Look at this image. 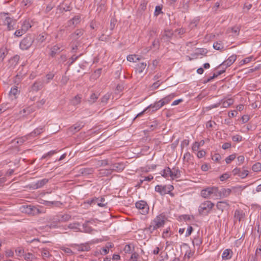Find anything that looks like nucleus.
Returning <instances> with one entry per match:
<instances>
[{
	"instance_id": "f257e3e1",
	"label": "nucleus",
	"mask_w": 261,
	"mask_h": 261,
	"mask_svg": "<svg viewBox=\"0 0 261 261\" xmlns=\"http://www.w3.org/2000/svg\"><path fill=\"white\" fill-rule=\"evenodd\" d=\"M166 218L165 216L162 214L157 216L150 223V225L147 228V229L150 232H152L154 230L163 227L165 223Z\"/></svg>"
},
{
	"instance_id": "f03ea898",
	"label": "nucleus",
	"mask_w": 261,
	"mask_h": 261,
	"mask_svg": "<svg viewBox=\"0 0 261 261\" xmlns=\"http://www.w3.org/2000/svg\"><path fill=\"white\" fill-rule=\"evenodd\" d=\"M25 212L28 214L36 215L41 213H44L45 212V208L40 206H34L32 205H27L24 207Z\"/></svg>"
},
{
	"instance_id": "7ed1b4c3",
	"label": "nucleus",
	"mask_w": 261,
	"mask_h": 261,
	"mask_svg": "<svg viewBox=\"0 0 261 261\" xmlns=\"http://www.w3.org/2000/svg\"><path fill=\"white\" fill-rule=\"evenodd\" d=\"M214 204L210 201H205L201 203L199 206V212L200 214H206L212 209Z\"/></svg>"
},
{
	"instance_id": "20e7f679",
	"label": "nucleus",
	"mask_w": 261,
	"mask_h": 261,
	"mask_svg": "<svg viewBox=\"0 0 261 261\" xmlns=\"http://www.w3.org/2000/svg\"><path fill=\"white\" fill-rule=\"evenodd\" d=\"M34 42V38L30 35H27L20 43V48L22 50H27Z\"/></svg>"
},
{
	"instance_id": "39448f33",
	"label": "nucleus",
	"mask_w": 261,
	"mask_h": 261,
	"mask_svg": "<svg viewBox=\"0 0 261 261\" xmlns=\"http://www.w3.org/2000/svg\"><path fill=\"white\" fill-rule=\"evenodd\" d=\"M136 207L139 210V213L142 215H145L148 213L149 206L145 201L141 200L137 202Z\"/></svg>"
},
{
	"instance_id": "423d86ee",
	"label": "nucleus",
	"mask_w": 261,
	"mask_h": 261,
	"mask_svg": "<svg viewBox=\"0 0 261 261\" xmlns=\"http://www.w3.org/2000/svg\"><path fill=\"white\" fill-rule=\"evenodd\" d=\"M236 59H237V55H233L230 56L227 60L224 61L222 63H221L218 66V67H222V68H223L224 67H225L224 69L225 70V69L227 67L231 66L234 62V61L236 60Z\"/></svg>"
},
{
	"instance_id": "0eeeda50",
	"label": "nucleus",
	"mask_w": 261,
	"mask_h": 261,
	"mask_svg": "<svg viewBox=\"0 0 261 261\" xmlns=\"http://www.w3.org/2000/svg\"><path fill=\"white\" fill-rule=\"evenodd\" d=\"M4 23L5 25L7 26L8 30L11 31L14 29V25L15 24V21L12 18L9 16H6L5 18Z\"/></svg>"
},
{
	"instance_id": "6e6552de",
	"label": "nucleus",
	"mask_w": 261,
	"mask_h": 261,
	"mask_svg": "<svg viewBox=\"0 0 261 261\" xmlns=\"http://www.w3.org/2000/svg\"><path fill=\"white\" fill-rule=\"evenodd\" d=\"M63 50V49L62 48L61 45L56 44L50 48V53L49 55L51 57L54 58L61 53Z\"/></svg>"
},
{
	"instance_id": "1a4fd4ad",
	"label": "nucleus",
	"mask_w": 261,
	"mask_h": 261,
	"mask_svg": "<svg viewBox=\"0 0 261 261\" xmlns=\"http://www.w3.org/2000/svg\"><path fill=\"white\" fill-rule=\"evenodd\" d=\"M84 34V30L82 29H77L74 33L70 35V38L72 41L76 42L77 40Z\"/></svg>"
},
{
	"instance_id": "9d476101",
	"label": "nucleus",
	"mask_w": 261,
	"mask_h": 261,
	"mask_svg": "<svg viewBox=\"0 0 261 261\" xmlns=\"http://www.w3.org/2000/svg\"><path fill=\"white\" fill-rule=\"evenodd\" d=\"M71 219V216L69 214L58 215L54 218L55 221L59 222H65Z\"/></svg>"
},
{
	"instance_id": "9b49d317",
	"label": "nucleus",
	"mask_w": 261,
	"mask_h": 261,
	"mask_svg": "<svg viewBox=\"0 0 261 261\" xmlns=\"http://www.w3.org/2000/svg\"><path fill=\"white\" fill-rule=\"evenodd\" d=\"M44 86L43 80H39L36 81L31 87L32 91H38Z\"/></svg>"
},
{
	"instance_id": "f8f14e48",
	"label": "nucleus",
	"mask_w": 261,
	"mask_h": 261,
	"mask_svg": "<svg viewBox=\"0 0 261 261\" xmlns=\"http://www.w3.org/2000/svg\"><path fill=\"white\" fill-rule=\"evenodd\" d=\"M212 187H208L201 191V195L204 198H210L212 197Z\"/></svg>"
},
{
	"instance_id": "ddd939ff",
	"label": "nucleus",
	"mask_w": 261,
	"mask_h": 261,
	"mask_svg": "<svg viewBox=\"0 0 261 261\" xmlns=\"http://www.w3.org/2000/svg\"><path fill=\"white\" fill-rule=\"evenodd\" d=\"M124 169V165L123 163H117L113 164L111 166V169L112 170L117 171V172H121Z\"/></svg>"
},
{
	"instance_id": "4468645a",
	"label": "nucleus",
	"mask_w": 261,
	"mask_h": 261,
	"mask_svg": "<svg viewBox=\"0 0 261 261\" xmlns=\"http://www.w3.org/2000/svg\"><path fill=\"white\" fill-rule=\"evenodd\" d=\"M80 173L83 176H88L92 174L94 172V169L92 168H84L80 170Z\"/></svg>"
},
{
	"instance_id": "2eb2a0df",
	"label": "nucleus",
	"mask_w": 261,
	"mask_h": 261,
	"mask_svg": "<svg viewBox=\"0 0 261 261\" xmlns=\"http://www.w3.org/2000/svg\"><path fill=\"white\" fill-rule=\"evenodd\" d=\"M245 216V213L242 210H236L234 212V218L239 222L244 218Z\"/></svg>"
},
{
	"instance_id": "dca6fc26",
	"label": "nucleus",
	"mask_w": 261,
	"mask_h": 261,
	"mask_svg": "<svg viewBox=\"0 0 261 261\" xmlns=\"http://www.w3.org/2000/svg\"><path fill=\"white\" fill-rule=\"evenodd\" d=\"M44 126H39L29 134L30 138H34L43 132Z\"/></svg>"
},
{
	"instance_id": "f3484780",
	"label": "nucleus",
	"mask_w": 261,
	"mask_h": 261,
	"mask_svg": "<svg viewBox=\"0 0 261 261\" xmlns=\"http://www.w3.org/2000/svg\"><path fill=\"white\" fill-rule=\"evenodd\" d=\"M161 102L160 100L158 101L155 102L153 104L150 105L149 106L147 107L148 109H152V112H155L157 111L158 110L160 109L161 108L163 107V105H161Z\"/></svg>"
},
{
	"instance_id": "a211bd4d",
	"label": "nucleus",
	"mask_w": 261,
	"mask_h": 261,
	"mask_svg": "<svg viewBox=\"0 0 261 261\" xmlns=\"http://www.w3.org/2000/svg\"><path fill=\"white\" fill-rule=\"evenodd\" d=\"M83 126L84 124H83V122H80L71 126L69 129L71 132L75 133V132L80 130Z\"/></svg>"
},
{
	"instance_id": "6ab92c4d",
	"label": "nucleus",
	"mask_w": 261,
	"mask_h": 261,
	"mask_svg": "<svg viewBox=\"0 0 261 261\" xmlns=\"http://www.w3.org/2000/svg\"><path fill=\"white\" fill-rule=\"evenodd\" d=\"M48 181V179L44 178L41 180L37 181L35 184L33 185V188L34 189H37L42 188Z\"/></svg>"
},
{
	"instance_id": "aec40b11",
	"label": "nucleus",
	"mask_w": 261,
	"mask_h": 261,
	"mask_svg": "<svg viewBox=\"0 0 261 261\" xmlns=\"http://www.w3.org/2000/svg\"><path fill=\"white\" fill-rule=\"evenodd\" d=\"M229 206V204L227 201H221L217 202L216 204L217 208L223 212L224 209L226 208Z\"/></svg>"
},
{
	"instance_id": "412c9836",
	"label": "nucleus",
	"mask_w": 261,
	"mask_h": 261,
	"mask_svg": "<svg viewBox=\"0 0 261 261\" xmlns=\"http://www.w3.org/2000/svg\"><path fill=\"white\" fill-rule=\"evenodd\" d=\"M234 100L232 98H230L227 99H223L220 101L221 105L223 108H228L233 103Z\"/></svg>"
},
{
	"instance_id": "4be33fe9",
	"label": "nucleus",
	"mask_w": 261,
	"mask_h": 261,
	"mask_svg": "<svg viewBox=\"0 0 261 261\" xmlns=\"http://www.w3.org/2000/svg\"><path fill=\"white\" fill-rule=\"evenodd\" d=\"M212 197L215 199H221V195L220 193V190L218 187H212Z\"/></svg>"
},
{
	"instance_id": "5701e85b",
	"label": "nucleus",
	"mask_w": 261,
	"mask_h": 261,
	"mask_svg": "<svg viewBox=\"0 0 261 261\" xmlns=\"http://www.w3.org/2000/svg\"><path fill=\"white\" fill-rule=\"evenodd\" d=\"M233 252L230 249H227L224 250L222 255V258L223 259H229L231 258Z\"/></svg>"
},
{
	"instance_id": "b1692460",
	"label": "nucleus",
	"mask_w": 261,
	"mask_h": 261,
	"mask_svg": "<svg viewBox=\"0 0 261 261\" xmlns=\"http://www.w3.org/2000/svg\"><path fill=\"white\" fill-rule=\"evenodd\" d=\"M155 191L159 193L161 195H165L167 193V186L157 185L155 187Z\"/></svg>"
},
{
	"instance_id": "393cba45",
	"label": "nucleus",
	"mask_w": 261,
	"mask_h": 261,
	"mask_svg": "<svg viewBox=\"0 0 261 261\" xmlns=\"http://www.w3.org/2000/svg\"><path fill=\"white\" fill-rule=\"evenodd\" d=\"M173 35V33L170 30H166L163 35L162 40L166 42H170V39Z\"/></svg>"
},
{
	"instance_id": "a878e982",
	"label": "nucleus",
	"mask_w": 261,
	"mask_h": 261,
	"mask_svg": "<svg viewBox=\"0 0 261 261\" xmlns=\"http://www.w3.org/2000/svg\"><path fill=\"white\" fill-rule=\"evenodd\" d=\"M147 63L146 62L139 63L136 65V69L139 73H142L146 68Z\"/></svg>"
},
{
	"instance_id": "bb28decb",
	"label": "nucleus",
	"mask_w": 261,
	"mask_h": 261,
	"mask_svg": "<svg viewBox=\"0 0 261 261\" xmlns=\"http://www.w3.org/2000/svg\"><path fill=\"white\" fill-rule=\"evenodd\" d=\"M231 193V190L230 189L222 188L220 190L221 198L228 197Z\"/></svg>"
},
{
	"instance_id": "cd10ccee",
	"label": "nucleus",
	"mask_w": 261,
	"mask_h": 261,
	"mask_svg": "<svg viewBox=\"0 0 261 261\" xmlns=\"http://www.w3.org/2000/svg\"><path fill=\"white\" fill-rule=\"evenodd\" d=\"M181 176L180 171L178 168L174 167L171 170V177L172 178H178Z\"/></svg>"
},
{
	"instance_id": "c85d7f7f",
	"label": "nucleus",
	"mask_w": 261,
	"mask_h": 261,
	"mask_svg": "<svg viewBox=\"0 0 261 261\" xmlns=\"http://www.w3.org/2000/svg\"><path fill=\"white\" fill-rule=\"evenodd\" d=\"M174 96V94H171L166 96L165 97L162 98V99L160 100L162 103L161 105H163V106H164V105L169 103Z\"/></svg>"
},
{
	"instance_id": "c756f323",
	"label": "nucleus",
	"mask_w": 261,
	"mask_h": 261,
	"mask_svg": "<svg viewBox=\"0 0 261 261\" xmlns=\"http://www.w3.org/2000/svg\"><path fill=\"white\" fill-rule=\"evenodd\" d=\"M41 203L47 206H52L53 205H55L56 206H60V205L62 204L60 201H48L46 200H42V202Z\"/></svg>"
},
{
	"instance_id": "7c9ffc66",
	"label": "nucleus",
	"mask_w": 261,
	"mask_h": 261,
	"mask_svg": "<svg viewBox=\"0 0 261 261\" xmlns=\"http://www.w3.org/2000/svg\"><path fill=\"white\" fill-rule=\"evenodd\" d=\"M32 27V25L29 20H25L23 21L21 29L25 32V33L28 31V30Z\"/></svg>"
},
{
	"instance_id": "2f4dec72",
	"label": "nucleus",
	"mask_w": 261,
	"mask_h": 261,
	"mask_svg": "<svg viewBox=\"0 0 261 261\" xmlns=\"http://www.w3.org/2000/svg\"><path fill=\"white\" fill-rule=\"evenodd\" d=\"M95 200H96V203L100 207H103L107 204L103 197L95 198Z\"/></svg>"
},
{
	"instance_id": "473e14b6",
	"label": "nucleus",
	"mask_w": 261,
	"mask_h": 261,
	"mask_svg": "<svg viewBox=\"0 0 261 261\" xmlns=\"http://www.w3.org/2000/svg\"><path fill=\"white\" fill-rule=\"evenodd\" d=\"M33 0H22L21 6L23 8H27L31 7L33 4Z\"/></svg>"
},
{
	"instance_id": "72a5a7b5",
	"label": "nucleus",
	"mask_w": 261,
	"mask_h": 261,
	"mask_svg": "<svg viewBox=\"0 0 261 261\" xmlns=\"http://www.w3.org/2000/svg\"><path fill=\"white\" fill-rule=\"evenodd\" d=\"M225 70L223 69L222 70L219 71L217 73H214L213 74V76L209 77L206 81H204V83H208V82L211 81L217 77L218 76H219V75L222 74V73H223L224 72H225Z\"/></svg>"
},
{
	"instance_id": "f704fd0d",
	"label": "nucleus",
	"mask_w": 261,
	"mask_h": 261,
	"mask_svg": "<svg viewBox=\"0 0 261 261\" xmlns=\"http://www.w3.org/2000/svg\"><path fill=\"white\" fill-rule=\"evenodd\" d=\"M171 170L169 167H166L165 169H164L162 171V176L168 178L169 177H171Z\"/></svg>"
},
{
	"instance_id": "c9c22d12",
	"label": "nucleus",
	"mask_w": 261,
	"mask_h": 261,
	"mask_svg": "<svg viewBox=\"0 0 261 261\" xmlns=\"http://www.w3.org/2000/svg\"><path fill=\"white\" fill-rule=\"evenodd\" d=\"M30 139H31V138L30 136H29V134H28L26 136H23L20 138H18L16 139L15 140V141H16V143L17 144L20 145Z\"/></svg>"
},
{
	"instance_id": "e433bc0d",
	"label": "nucleus",
	"mask_w": 261,
	"mask_h": 261,
	"mask_svg": "<svg viewBox=\"0 0 261 261\" xmlns=\"http://www.w3.org/2000/svg\"><path fill=\"white\" fill-rule=\"evenodd\" d=\"M72 44V48H71V53L74 54L76 52L77 50L78 46L80 44V42L79 41H71Z\"/></svg>"
},
{
	"instance_id": "4c0bfd02",
	"label": "nucleus",
	"mask_w": 261,
	"mask_h": 261,
	"mask_svg": "<svg viewBox=\"0 0 261 261\" xmlns=\"http://www.w3.org/2000/svg\"><path fill=\"white\" fill-rule=\"evenodd\" d=\"M24 258L25 260L29 261H33L35 259V257L34 255L31 253H25L23 255Z\"/></svg>"
},
{
	"instance_id": "58836bf2",
	"label": "nucleus",
	"mask_w": 261,
	"mask_h": 261,
	"mask_svg": "<svg viewBox=\"0 0 261 261\" xmlns=\"http://www.w3.org/2000/svg\"><path fill=\"white\" fill-rule=\"evenodd\" d=\"M81 21V16L79 15L75 16L72 19L70 20V23L74 25H76L79 24Z\"/></svg>"
},
{
	"instance_id": "ea45409f",
	"label": "nucleus",
	"mask_w": 261,
	"mask_h": 261,
	"mask_svg": "<svg viewBox=\"0 0 261 261\" xmlns=\"http://www.w3.org/2000/svg\"><path fill=\"white\" fill-rule=\"evenodd\" d=\"M98 98V95L94 93H93L91 94L89 98L88 99V102L90 103H93L95 102L97 98Z\"/></svg>"
},
{
	"instance_id": "a19ab883",
	"label": "nucleus",
	"mask_w": 261,
	"mask_h": 261,
	"mask_svg": "<svg viewBox=\"0 0 261 261\" xmlns=\"http://www.w3.org/2000/svg\"><path fill=\"white\" fill-rule=\"evenodd\" d=\"M111 97V94L108 93L103 95L100 99L101 103L103 104H106Z\"/></svg>"
},
{
	"instance_id": "79ce46f5",
	"label": "nucleus",
	"mask_w": 261,
	"mask_h": 261,
	"mask_svg": "<svg viewBox=\"0 0 261 261\" xmlns=\"http://www.w3.org/2000/svg\"><path fill=\"white\" fill-rule=\"evenodd\" d=\"M162 5L156 6L154 12V16H158L159 14L163 13L162 12Z\"/></svg>"
},
{
	"instance_id": "37998d69",
	"label": "nucleus",
	"mask_w": 261,
	"mask_h": 261,
	"mask_svg": "<svg viewBox=\"0 0 261 261\" xmlns=\"http://www.w3.org/2000/svg\"><path fill=\"white\" fill-rule=\"evenodd\" d=\"M41 255L43 259H46L48 258L50 256V254L48 249L43 248L41 251Z\"/></svg>"
},
{
	"instance_id": "c03bdc74",
	"label": "nucleus",
	"mask_w": 261,
	"mask_h": 261,
	"mask_svg": "<svg viewBox=\"0 0 261 261\" xmlns=\"http://www.w3.org/2000/svg\"><path fill=\"white\" fill-rule=\"evenodd\" d=\"M252 169L254 172H258L261 170V163L257 162L255 163L252 167Z\"/></svg>"
},
{
	"instance_id": "a18cd8bd",
	"label": "nucleus",
	"mask_w": 261,
	"mask_h": 261,
	"mask_svg": "<svg viewBox=\"0 0 261 261\" xmlns=\"http://www.w3.org/2000/svg\"><path fill=\"white\" fill-rule=\"evenodd\" d=\"M147 2L145 1L141 2V4L139 8V11H144L146 9Z\"/></svg>"
},
{
	"instance_id": "49530a36",
	"label": "nucleus",
	"mask_w": 261,
	"mask_h": 261,
	"mask_svg": "<svg viewBox=\"0 0 261 261\" xmlns=\"http://www.w3.org/2000/svg\"><path fill=\"white\" fill-rule=\"evenodd\" d=\"M79 251H88L90 250V247L88 245H81L77 247Z\"/></svg>"
},
{
	"instance_id": "de8ad7c7",
	"label": "nucleus",
	"mask_w": 261,
	"mask_h": 261,
	"mask_svg": "<svg viewBox=\"0 0 261 261\" xmlns=\"http://www.w3.org/2000/svg\"><path fill=\"white\" fill-rule=\"evenodd\" d=\"M82 55V54L79 56H75V55H73L72 57L69 59V65H71Z\"/></svg>"
},
{
	"instance_id": "09e8293b",
	"label": "nucleus",
	"mask_w": 261,
	"mask_h": 261,
	"mask_svg": "<svg viewBox=\"0 0 261 261\" xmlns=\"http://www.w3.org/2000/svg\"><path fill=\"white\" fill-rule=\"evenodd\" d=\"M81 98L78 95L74 96V97L72 99V104L74 106L79 104L81 102Z\"/></svg>"
},
{
	"instance_id": "8fccbe9b",
	"label": "nucleus",
	"mask_w": 261,
	"mask_h": 261,
	"mask_svg": "<svg viewBox=\"0 0 261 261\" xmlns=\"http://www.w3.org/2000/svg\"><path fill=\"white\" fill-rule=\"evenodd\" d=\"M112 247L111 244H109L108 245H106L105 247L102 248V251L101 254L102 255H106L109 253L110 248Z\"/></svg>"
},
{
	"instance_id": "3c124183",
	"label": "nucleus",
	"mask_w": 261,
	"mask_h": 261,
	"mask_svg": "<svg viewBox=\"0 0 261 261\" xmlns=\"http://www.w3.org/2000/svg\"><path fill=\"white\" fill-rule=\"evenodd\" d=\"M202 242V240L198 237L194 238L192 241L193 245L197 246H199L201 244Z\"/></svg>"
},
{
	"instance_id": "603ef678",
	"label": "nucleus",
	"mask_w": 261,
	"mask_h": 261,
	"mask_svg": "<svg viewBox=\"0 0 261 261\" xmlns=\"http://www.w3.org/2000/svg\"><path fill=\"white\" fill-rule=\"evenodd\" d=\"M57 152V150H51V151H49L48 152H47V153L44 154L41 157V159H44L46 158H50V156H51L53 155L56 153Z\"/></svg>"
},
{
	"instance_id": "864d4df0",
	"label": "nucleus",
	"mask_w": 261,
	"mask_h": 261,
	"mask_svg": "<svg viewBox=\"0 0 261 261\" xmlns=\"http://www.w3.org/2000/svg\"><path fill=\"white\" fill-rule=\"evenodd\" d=\"M80 226V224L79 223H73L69 224L68 225V227L70 229H73V230H76L79 229V226Z\"/></svg>"
},
{
	"instance_id": "5fc2aeb1",
	"label": "nucleus",
	"mask_w": 261,
	"mask_h": 261,
	"mask_svg": "<svg viewBox=\"0 0 261 261\" xmlns=\"http://www.w3.org/2000/svg\"><path fill=\"white\" fill-rule=\"evenodd\" d=\"M191 154L190 152H187L184 155L183 157V160L184 162H186L187 163L189 162V161L191 160Z\"/></svg>"
},
{
	"instance_id": "6e6d98bb",
	"label": "nucleus",
	"mask_w": 261,
	"mask_h": 261,
	"mask_svg": "<svg viewBox=\"0 0 261 261\" xmlns=\"http://www.w3.org/2000/svg\"><path fill=\"white\" fill-rule=\"evenodd\" d=\"M213 47L216 50H220L223 49L224 46L222 44L220 43L215 42L213 44Z\"/></svg>"
},
{
	"instance_id": "4d7b16f0",
	"label": "nucleus",
	"mask_w": 261,
	"mask_h": 261,
	"mask_svg": "<svg viewBox=\"0 0 261 261\" xmlns=\"http://www.w3.org/2000/svg\"><path fill=\"white\" fill-rule=\"evenodd\" d=\"M111 33H110L109 35L106 36L104 34H102L99 37V40L102 41H107L109 40V37Z\"/></svg>"
},
{
	"instance_id": "13d9d810",
	"label": "nucleus",
	"mask_w": 261,
	"mask_h": 261,
	"mask_svg": "<svg viewBox=\"0 0 261 261\" xmlns=\"http://www.w3.org/2000/svg\"><path fill=\"white\" fill-rule=\"evenodd\" d=\"M236 154H232L225 159V161L227 164H229L231 161L234 160L236 158Z\"/></svg>"
},
{
	"instance_id": "bf43d9fd",
	"label": "nucleus",
	"mask_w": 261,
	"mask_h": 261,
	"mask_svg": "<svg viewBox=\"0 0 261 261\" xmlns=\"http://www.w3.org/2000/svg\"><path fill=\"white\" fill-rule=\"evenodd\" d=\"M252 59H253V57L252 56H250V57L246 58L244 59H243V60L241 61L240 64H241V65H244L245 64L248 63H249L252 60Z\"/></svg>"
},
{
	"instance_id": "052dcab7",
	"label": "nucleus",
	"mask_w": 261,
	"mask_h": 261,
	"mask_svg": "<svg viewBox=\"0 0 261 261\" xmlns=\"http://www.w3.org/2000/svg\"><path fill=\"white\" fill-rule=\"evenodd\" d=\"M15 252L16 253V254L18 255V256H21V255H23L24 254V250L23 248H21V247H18L15 250Z\"/></svg>"
},
{
	"instance_id": "680f3d73",
	"label": "nucleus",
	"mask_w": 261,
	"mask_h": 261,
	"mask_svg": "<svg viewBox=\"0 0 261 261\" xmlns=\"http://www.w3.org/2000/svg\"><path fill=\"white\" fill-rule=\"evenodd\" d=\"M153 178V176L150 175L148 176L142 177V179H140V183L142 184L144 181H150Z\"/></svg>"
},
{
	"instance_id": "e2e57ef3",
	"label": "nucleus",
	"mask_w": 261,
	"mask_h": 261,
	"mask_svg": "<svg viewBox=\"0 0 261 261\" xmlns=\"http://www.w3.org/2000/svg\"><path fill=\"white\" fill-rule=\"evenodd\" d=\"M69 78L66 75H63L62 77L61 80V83L62 85H65L67 84L68 81H69Z\"/></svg>"
},
{
	"instance_id": "0e129e2a",
	"label": "nucleus",
	"mask_w": 261,
	"mask_h": 261,
	"mask_svg": "<svg viewBox=\"0 0 261 261\" xmlns=\"http://www.w3.org/2000/svg\"><path fill=\"white\" fill-rule=\"evenodd\" d=\"M198 23V20L197 19H194L190 22L189 27L191 29H193L197 26Z\"/></svg>"
},
{
	"instance_id": "69168bd1",
	"label": "nucleus",
	"mask_w": 261,
	"mask_h": 261,
	"mask_svg": "<svg viewBox=\"0 0 261 261\" xmlns=\"http://www.w3.org/2000/svg\"><path fill=\"white\" fill-rule=\"evenodd\" d=\"M200 146V143L198 142H195L192 146V150L193 151H197Z\"/></svg>"
},
{
	"instance_id": "338daca9",
	"label": "nucleus",
	"mask_w": 261,
	"mask_h": 261,
	"mask_svg": "<svg viewBox=\"0 0 261 261\" xmlns=\"http://www.w3.org/2000/svg\"><path fill=\"white\" fill-rule=\"evenodd\" d=\"M232 140L234 142H240L242 140V137L240 135H237L232 137Z\"/></svg>"
},
{
	"instance_id": "774afa93",
	"label": "nucleus",
	"mask_w": 261,
	"mask_h": 261,
	"mask_svg": "<svg viewBox=\"0 0 261 261\" xmlns=\"http://www.w3.org/2000/svg\"><path fill=\"white\" fill-rule=\"evenodd\" d=\"M25 32L21 29H18L14 33V35L16 37H21Z\"/></svg>"
}]
</instances>
